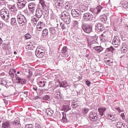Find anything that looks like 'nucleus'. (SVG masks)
<instances>
[{"instance_id":"nucleus-1","label":"nucleus","mask_w":128,"mask_h":128,"mask_svg":"<svg viewBox=\"0 0 128 128\" xmlns=\"http://www.w3.org/2000/svg\"><path fill=\"white\" fill-rule=\"evenodd\" d=\"M1 18L6 22H10V11L8 8H4L0 10Z\"/></svg>"},{"instance_id":"nucleus-2","label":"nucleus","mask_w":128,"mask_h":128,"mask_svg":"<svg viewBox=\"0 0 128 128\" xmlns=\"http://www.w3.org/2000/svg\"><path fill=\"white\" fill-rule=\"evenodd\" d=\"M58 24H57V26L54 27H50L48 30L50 34V38L53 40L55 36H56V32H58Z\"/></svg>"},{"instance_id":"nucleus-3","label":"nucleus","mask_w":128,"mask_h":128,"mask_svg":"<svg viewBox=\"0 0 128 128\" xmlns=\"http://www.w3.org/2000/svg\"><path fill=\"white\" fill-rule=\"evenodd\" d=\"M17 22L18 24L20 26H24L28 24L26 18L24 15H18L17 16Z\"/></svg>"},{"instance_id":"nucleus-4","label":"nucleus","mask_w":128,"mask_h":128,"mask_svg":"<svg viewBox=\"0 0 128 128\" xmlns=\"http://www.w3.org/2000/svg\"><path fill=\"white\" fill-rule=\"evenodd\" d=\"M82 28L86 34H90L92 32V26L89 24H82Z\"/></svg>"},{"instance_id":"nucleus-5","label":"nucleus","mask_w":128,"mask_h":128,"mask_svg":"<svg viewBox=\"0 0 128 128\" xmlns=\"http://www.w3.org/2000/svg\"><path fill=\"white\" fill-rule=\"evenodd\" d=\"M88 46L90 48H94L96 46V44H98V36H92L90 40H88Z\"/></svg>"},{"instance_id":"nucleus-6","label":"nucleus","mask_w":128,"mask_h":128,"mask_svg":"<svg viewBox=\"0 0 128 128\" xmlns=\"http://www.w3.org/2000/svg\"><path fill=\"white\" fill-rule=\"evenodd\" d=\"M83 18L84 22H88V20H94V16L90 12H86L83 14Z\"/></svg>"},{"instance_id":"nucleus-7","label":"nucleus","mask_w":128,"mask_h":128,"mask_svg":"<svg viewBox=\"0 0 128 128\" xmlns=\"http://www.w3.org/2000/svg\"><path fill=\"white\" fill-rule=\"evenodd\" d=\"M26 0H18L16 2V6L19 10H22L26 8Z\"/></svg>"},{"instance_id":"nucleus-8","label":"nucleus","mask_w":128,"mask_h":128,"mask_svg":"<svg viewBox=\"0 0 128 128\" xmlns=\"http://www.w3.org/2000/svg\"><path fill=\"white\" fill-rule=\"evenodd\" d=\"M89 118L92 122H96L98 120V113L94 111L90 112Z\"/></svg>"},{"instance_id":"nucleus-9","label":"nucleus","mask_w":128,"mask_h":128,"mask_svg":"<svg viewBox=\"0 0 128 128\" xmlns=\"http://www.w3.org/2000/svg\"><path fill=\"white\" fill-rule=\"evenodd\" d=\"M120 37L114 36V38L112 40V44L114 46V48H118L120 46Z\"/></svg>"},{"instance_id":"nucleus-10","label":"nucleus","mask_w":128,"mask_h":128,"mask_svg":"<svg viewBox=\"0 0 128 128\" xmlns=\"http://www.w3.org/2000/svg\"><path fill=\"white\" fill-rule=\"evenodd\" d=\"M102 7L101 6H98L96 8H90V12L93 13V14H98L100 12Z\"/></svg>"},{"instance_id":"nucleus-11","label":"nucleus","mask_w":128,"mask_h":128,"mask_svg":"<svg viewBox=\"0 0 128 128\" xmlns=\"http://www.w3.org/2000/svg\"><path fill=\"white\" fill-rule=\"evenodd\" d=\"M96 30L98 32H104L106 30V27L104 25L102 24V23H98L95 25Z\"/></svg>"},{"instance_id":"nucleus-12","label":"nucleus","mask_w":128,"mask_h":128,"mask_svg":"<svg viewBox=\"0 0 128 128\" xmlns=\"http://www.w3.org/2000/svg\"><path fill=\"white\" fill-rule=\"evenodd\" d=\"M48 82H46V80H44V79L42 80L41 77L38 78L37 84L40 88H44L46 86Z\"/></svg>"},{"instance_id":"nucleus-13","label":"nucleus","mask_w":128,"mask_h":128,"mask_svg":"<svg viewBox=\"0 0 128 128\" xmlns=\"http://www.w3.org/2000/svg\"><path fill=\"white\" fill-rule=\"evenodd\" d=\"M39 4H40L43 10H48L50 8V2H45L44 0H39Z\"/></svg>"},{"instance_id":"nucleus-14","label":"nucleus","mask_w":128,"mask_h":128,"mask_svg":"<svg viewBox=\"0 0 128 128\" xmlns=\"http://www.w3.org/2000/svg\"><path fill=\"white\" fill-rule=\"evenodd\" d=\"M42 8H40V6H38L36 9L35 16H36V18H40L42 16Z\"/></svg>"},{"instance_id":"nucleus-15","label":"nucleus","mask_w":128,"mask_h":128,"mask_svg":"<svg viewBox=\"0 0 128 128\" xmlns=\"http://www.w3.org/2000/svg\"><path fill=\"white\" fill-rule=\"evenodd\" d=\"M71 14L73 18H78V16H80L82 13L79 10L73 9L71 11Z\"/></svg>"},{"instance_id":"nucleus-16","label":"nucleus","mask_w":128,"mask_h":128,"mask_svg":"<svg viewBox=\"0 0 128 128\" xmlns=\"http://www.w3.org/2000/svg\"><path fill=\"white\" fill-rule=\"evenodd\" d=\"M45 26L46 24L44 22H38L36 25V30H37V32H42V30H44Z\"/></svg>"},{"instance_id":"nucleus-17","label":"nucleus","mask_w":128,"mask_h":128,"mask_svg":"<svg viewBox=\"0 0 128 128\" xmlns=\"http://www.w3.org/2000/svg\"><path fill=\"white\" fill-rule=\"evenodd\" d=\"M54 6L56 8H62L64 6V0H58L55 2Z\"/></svg>"},{"instance_id":"nucleus-18","label":"nucleus","mask_w":128,"mask_h":128,"mask_svg":"<svg viewBox=\"0 0 128 128\" xmlns=\"http://www.w3.org/2000/svg\"><path fill=\"white\" fill-rule=\"evenodd\" d=\"M38 20H40V18L36 17V16H32L30 19L31 24L34 26H36Z\"/></svg>"},{"instance_id":"nucleus-19","label":"nucleus","mask_w":128,"mask_h":128,"mask_svg":"<svg viewBox=\"0 0 128 128\" xmlns=\"http://www.w3.org/2000/svg\"><path fill=\"white\" fill-rule=\"evenodd\" d=\"M79 10L80 12H86V10H88V5H84V4H80L78 6Z\"/></svg>"},{"instance_id":"nucleus-20","label":"nucleus","mask_w":128,"mask_h":128,"mask_svg":"<svg viewBox=\"0 0 128 128\" xmlns=\"http://www.w3.org/2000/svg\"><path fill=\"white\" fill-rule=\"evenodd\" d=\"M28 8L31 12H34V10H36V4L34 2L30 3L28 4Z\"/></svg>"},{"instance_id":"nucleus-21","label":"nucleus","mask_w":128,"mask_h":128,"mask_svg":"<svg viewBox=\"0 0 128 128\" xmlns=\"http://www.w3.org/2000/svg\"><path fill=\"white\" fill-rule=\"evenodd\" d=\"M117 128H128V126L122 122H118L116 124Z\"/></svg>"},{"instance_id":"nucleus-22","label":"nucleus","mask_w":128,"mask_h":128,"mask_svg":"<svg viewBox=\"0 0 128 128\" xmlns=\"http://www.w3.org/2000/svg\"><path fill=\"white\" fill-rule=\"evenodd\" d=\"M9 74L12 78H18V74H16V71L14 69H10L9 71Z\"/></svg>"},{"instance_id":"nucleus-23","label":"nucleus","mask_w":128,"mask_h":128,"mask_svg":"<svg viewBox=\"0 0 128 128\" xmlns=\"http://www.w3.org/2000/svg\"><path fill=\"white\" fill-rule=\"evenodd\" d=\"M35 54L38 58H42L44 56V52L36 50Z\"/></svg>"},{"instance_id":"nucleus-24","label":"nucleus","mask_w":128,"mask_h":128,"mask_svg":"<svg viewBox=\"0 0 128 128\" xmlns=\"http://www.w3.org/2000/svg\"><path fill=\"white\" fill-rule=\"evenodd\" d=\"M16 80H18V84H26V79H24L18 76H17Z\"/></svg>"},{"instance_id":"nucleus-25","label":"nucleus","mask_w":128,"mask_h":128,"mask_svg":"<svg viewBox=\"0 0 128 128\" xmlns=\"http://www.w3.org/2000/svg\"><path fill=\"white\" fill-rule=\"evenodd\" d=\"M59 84L60 88H65L70 86L68 83V81L66 80L63 82H59Z\"/></svg>"},{"instance_id":"nucleus-26","label":"nucleus","mask_w":128,"mask_h":128,"mask_svg":"<svg viewBox=\"0 0 128 128\" xmlns=\"http://www.w3.org/2000/svg\"><path fill=\"white\" fill-rule=\"evenodd\" d=\"M106 110V107H100L98 108V111L101 116H104V112Z\"/></svg>"},{"instance_id":"nucleus-27","label":"nucleus","mask_w":128,"mask_h":128,"mask_svg":"<svg viewBox=\"0 0 128 128\" xmlns=\"http://www.w3.org/2000/svg\"><path fill=\"white\" fill-rule=\"evenodd\" d=\"M12 124L15 126H17L18 128H20L22 126L20 124V118H16L12 122Z\"/></svg>"},{"instance_id":"nucleus-28","label":"nucleus","mask_w":128,"mask_h":128,"mask_svg":"<svg viewBox=\"0 0 128 128\" xmlns=\"http://www.w3.org/2000/svg\"><path fill=\"white\" fill-rule=\"evenodd\" d=\"M42 38H46L48 36V29L46 28L42 30Z\"/></svg>"},{"instance_id":"nucleus-29","label":"nucleus","mask_w":128,"mask_h":128,"mask_svg":"<svg viewBox=\"0 0 128 128\" xmlns=\"http://www.w3.org/2000/svg\"><path fill=\"white\" fill-rule=\"evenodd\" d=\"M12 122L10 121H6L2 124V128H10V124Z\"/></svg>"},{"instance_id":"nucleus-30","label":"nucleus","mask_w":128,"mask_h":128,"mask_svg":"<svg viewBox=\"0 0 128 128\" xmlns=\"http://www.w3.org/2000/svg\"><path fill=\"white\" fill-rule=\"evenodd\" d=\"M51 88L52 90L54 92H60V90H58V85L56 84H52L51 86Z\"/></svg>"},{"instance_id":"nucleus-31","label":"nucleus","mask_w":128,"mask_h":128,"mask_svg":"<svg viewBox=\"0 0 128 128\" xmlns=\"http://www.w3.org/2000/svg\"><path fill=\"white\" fill-rule=\"evenodd\" d=\"M64 4H65V8L67 10H70L72 8V4L70 2H66L64 3Z\"/></svg>"},{"instance_id":"nucleus-32","label":"nucleus","mask_w":128,"mask_h":128,"mask_svg":"<svg viewBox=\"0 0 128 128\" xmlns=\"http://www.w3.org/2000/svg\"><path fill=\"white\" fill-rule=\"evenodd\" d=\"M120 6L121 8H128V2L126 1H122L120 2Z\"/></svg>"},{"instance_id":"nucleus-33","label":"nucleus","mask_w":128,"mask_h":128,"mask_svg":"<svg viewBox=\"0 0 128 128\" xmlns=\"http://www.w3.org/2000/svg\"><path fill=\"white\" fill-rule=\"evenodd\" d=\"M108 118L109 120H112V122H116L118 120V118H116V116L112 114H108Z\"/></svg>"},{"instance_id":"nucleus-34","label":"nucleus","mask_w":128,"mask_h":128,"mask_svg":"<svg viewBox=\"0 0 128 128\" xmlns=\"http://www.w3.org/2000/svg\"><path fill=\"white\" fill-rule=\"evenodd\" d=\"M46 112L48 116H52V115L54 114V110L50 108L46 110Z\"/></svg>"},{"instance_id":"nucleus-35","label":"nucleus","mask_w":128,"mask_h":128,"mask_svg":"<svg viewBox=\"0 0 128 128\" xmlns=\"http://www.w3.org/2000/svg\"><path fill=\"white\" fill-rule=\"evenodd\" d=\"M93 48L94 50H96L98 52H102V50H104V48L102 47V46H96Z\"/></svg>"},{"instance_id":"nucleus-36","label":"nucleus","mask_w":128,"mask_h":128,"mask_svg":"<svg viewBox=\"0 0 128 128\" xmlns=\"http://www.w3.org/2000/svg\"><path fill=\"white\" fill-rule=\"evenodd\" d=\"M128 45L123 44L121 48L122 52H123V54H126V52H128Z\"/></svg>"},{"instance_id":"nucleus-37","label":"nucleus","mask_w":128,"mask_h":128,"mask_svg":"<svg viewBox=\"0 0 128 128\" xmlns=\"http://www.w3.org/2000/svg\"><path fill=\"white\" fill-rule=\"evenodd\" d=\"M104 62L107 66H114V62L110 60H107V58L104 59Z\"/></svg>"},{"instance_id":"nucleus-38","label":"nucleus","mask_w":128,"mask_h":128,"mask_svg":"<svg viewBox=\"0 0 128 128\" xmlns=\"http://www.w3.org/2000/svg\"><path fill=\"white\" fill-rule=\"evenodd\" d=\"M36 50H39V52H46V48L42 46H39L37 47Z\"/></svg>"},{"instance_id":"nucleus-39","label":"nucleus","mask_w":128,"mask_h":128,"mask_svg":"<svg viewBox=\"0 0 128 128\" xmlns=\"http://www.w3.org/2000/svg\"><path fill=\"white\" fill-rule=\"evenodd\" d=\"M54 98L56 100H60L61 98L60 92L59 91H56V92H54Z\"/></svg>"},{"instance_id":"nucleus-40","label":"nucleus","mask_w":128,"mask_h":128,"mask_svg":"<svg viewBox=\"0 0 128 128\" xmlns=\"http://www.w3.org/2000/svg\"><path fill=\"white\" fill-rule=\"evenodd\" d=\"M70 110V107L68 104L64 105L62 106V110L64 112H68Z\"/></svg>"},{"instance_id":"nucleus-41","label":"nucleus","mask_w":128,"mask_h":128,"mask_svg":"<svg viewBox=\"0 0 128 128\" xmlns=\"http://www.w3.org/2000/svg\"><path fill=\"white\" fill-rule=\"evenodd\" d=\"M6 4V2L5 0H0V10L2 9V8Z\"/></svg>"},{"instance_id":"nucleus-42","label":"nucleus","mask_w":128,"mask_h":128,"mask_svg":"<svg viewBox=\"0 0 128 128\" xmlns=\"http://www.w3.org/2000/svg\"><path fill=\"white\" fill-rule=\"evenodd\" d=\"M10 24L12 26H16L17 22L16 19V18H12L10 19Z\"/></svg>"},{"instance_id":"nucleus-43","label":"nucleus","mask_w":128,"mask_h":128,"mask_svg":"<svg viewBox=\"0 0 128 128\" xmlns=\"http://www.w3.org/2000/svg\"><path fill=\"white\" fill-rule=\"evenodd\" d=\"M11 12H12L14 14H16V12H18V8L16 7V5L12 6L10 8Z\"/></svg>"},{"instance_id":"nucleus-44","label":"nucleus","mask_w":128,"mask_h":128,"mask_svg":"<svg viewBox=\"0 0 128 128\" xmlns=\"http://www.w3.org/2000/svg\"><path fill=\"white\" fill-rule=\"evenodd\" d=\"M62 120L64 122H68V118H66V112H62Z\"/></svg>"},{"instance_id":"nucleus-45","label":"nucleus","mask_w":128,"mask_h":128,"mask_svg":"<svg viewBox=\"0 0 128 128\" xmlns=\"http://www.w3.org/2000/svg\"><path fill=\"white\" fill-rule=\"evenodd\" d=\"M100 39H101V40H102V42L108 41V37L106 35L104 34H101Z\"/></svg>"},{"instance_id":"nucleus-46","label":"nucleus","mask_w":128,"mask_h":128,"mask_svg":"<svg viewBox=\"0 0 128 128\" xmlns=\"http://www.w3.org/2000/svg\"><path fill=\"white\" fill-rule=\"evenodd\" d=\"M70 16L68 11H64L62 12V15L60 18H64V16Z\"/></svg>"},{"instance_id":"nucleus-47","label":"nucleus","mask_w":128,"mask_h":128,"mask_svg":"<svg viewBox=\"0 0 128 128\" xmlns=\"http://www.w3.org/2000/svg\"><path fill=\"white\" fill-rule=\"evenodd\" d=\"M108 20V17L106 16H102L100 18V21L102 22H106V21Z\"/></svg>"},{"instance_id":"nucleus-48","label":"nucleus","mask_w":128,"mask_h":128,"mask_svg":"<svg viewBox=\"0 0 128 128\" xmlns=\"http://www.w3.org/2000/svg\"><path fill=\"white\" fill-rule=\"evenodd\" d=\"M62 20H64V22L66 24H70V18H64Z\"/></svg>"},{"instance_id":"nucleus-49","label":"nucleus","mask_w":128,"mask_h":128,"mask_svg":"<svg viewBox=\"0 0 128 128\" xmlns=\"http://www.w3.org/2000/svg\"><path fill=\"white\" fill-rule=\"evenodd\" d=\"M60 26L62 30H66V23H64V22L60 23Z\"/></svg>"},{"instance_id":"nucleus-50","label":"nucleus","mask_w":128,"mask_h":128,"mask_svg":"<svg viewBox=\"0 0 128 128\" xmlns=\"http://www.w3.org/2000/svg\"><path fill=\"white\" fill-rule=\"evenodd\" d=\"M32 90L33 92H38V86L36 85H33L32 86Z\"/></svg>"},{"instance_id":"nucleus-51","label":"nucleus","mask_w":128,"mask_h":128,"mask_svg":"<svg viewBox=\"0 0 128 128\" xmlns=\"http://www.w3.org/2000/svg\"><path fill=\"white\" fill-rule=\"evenodd\" d=\"M24 38H26V40H30L32 38V35H30V33H27L24 35Z\"/></svg>"},{"instance_id":"nucleus-52","label":"nucleus","mask_w":128,"mask_h":128,"mask_svg":"<svg viewBox=\"0 0 128 128\" xmlns=\"http://www.w3.org/2000/svg\"><path fill=\"white\" fill-rule=\"evenodd\" d=\"M72 106L74 108H76L78 106V102H72Z\"/></svg>"},{"instance_id":"nucleus-53","label":"nucleus","mask_w":128,"mask_h":128,"mask_svg":"<svg viewBox=\"0 0 128 128\" xmlns=\"http://www.w3.org/2000/svg\"><path fill=\"white\" fill-rule=\"evenodd\" d=\"M67 52L68 47H66V46H64L62 50V52L63 53V54H66V52Z\"/></svg>"},{"instance_id":"nucleus-54","label":"nucleus","mask_w":128,"mask_h":128,"mask_svg":"<svg viewBox=\"0 0 128 128\" xmlns=\"http://www.w3.org/2000/svg\"><path fill=\"white\" fill-rule=\"evenodd\" d=\"M6 84V80L2 78H0V84H2V86H4Z\"/></svg>"},{"instance_id":"nucleus-55","label":"nucleus","mask_w":128,"mask_h":128,"mask_svg":"<svg viewBox=\"0 0 128 128\" xmlns=\"http://www.w3.org/2000/svg\"><path fill=\"white\" fill-rule=\"evenodd\" d=\"M43 100H50V97L48 95H46L43 96Z\"/></svg>"},{"instance_id":"nucleus-56","label":"nucleus","mask_w":128,"mask_h":128,"mask_svg":"<svg viewBox=\"0 0 128 128\" xmlns=\"http://www.w3.org/2000/svg\"><path fill=\"white\" fill-rule=\"evenodd\" d=\"M73 26L75 28H78V22L74 20L73 23Z\"/></svg>"},{"instance_id":"nucleus-57","label":"nucleus","mask_w":128,"mask_h":128,"mask_svg":"<svg viewBox=\"0 0 128 128\" xmlns=\"http://www.w3.org/2000/svg\"><path fill=\"white\" fill-rule=\"evenodd\" d=\"M34 126L33 124H27L26 125L25 128H34Z\"/></svg>"},{"instance_id":"nucleus-58","label":"nucleus","mask_w":128,"mask_h":128,"mask_svg":"<svg viewBox=\"0 0 128 128\" xmlns=\"http://www.w3.org/2000/svg\"><path fill=\"white\" fill-rule=\"evenodd\" d=\"M43 16H46L47 18V16H48V8L47 10H45Z\"/></svg>"},{"instance_id":"nucleus-59","label":"nucleus","mask_w":128,"mask_h":128,"mask_svg":"<svg viewBox=\"0 0 128 128\" xmlns=\"http://www.w3.org/2000/svg\"><path fill=\"white\" fill-rule=\"evenodd\" d=\"M35 128H44V127L38 123L35 124Z\"/></svg>"},{"instance_id":"nucleus-60","label":"nucleus","mask_w":128,"mask_h":128,"mask_svg":"<svg viewBox=\"0 0 128 128\" xmlns=\"http://www.w3.org/2000/svg\"><path fill=\"white\" fill-rule=\"evenodd\" d=\"M88 108H85L83 109L82 112H83V114H88Z\"/></svg>"},{"instance_id":"nucleus-61","label":"nucleus","mask_w":128,"mask_h":128,"mask_svg":"<svg viewBox=\"0 0 128 128\" xmlns=\"http://www.w3.org/2000/svg\"><path fill=\"white\" fill-rule=\"evenodd\" d=\"M107 50H108V52H114V48L112 46H111L110 48H107Z\"/></svg>"},{"instance_id":"nucleus-62","label":"nucleus","mask_w":128,"mask_h":128,"mask_svg":"<svg viewBox=\"0 0 128 128\" xmlns=\"http://www.w3.org/2000/svg\"><path fill=\"white\" fill-rule=\"evenodd\" d=\"M121 117L123 120H126V116H124V113L121 114Z\"/></svg>"},{"instance_id":"nucleus-63","label":"nucleus","mask_w":128,"mask_h":128,"mask_svg":"<svg viewBox=\"0 0 128 128\" xmlns=\"http://www.w3.org/2000/svg\"><path fill=\"white\" fill-rule=\"evenodd\" d=\"M2 28H4V24H2V22L0 21V30H2Z\"/></svg>"},{"instance_id":"nucleus-64","label":"nucleus","mask_w":128,"mask_h":128,"mask_svg":"<svg viewBox=\"0 0 128 128\" xmlns=\"http://www.w3.org/2000/svg\"><path fill=\"white\" fill-rule=\"evenodd\" d=\"M86 84L88 86H90V82L89 80H86Z\"/></svg>"}]
</instances>
